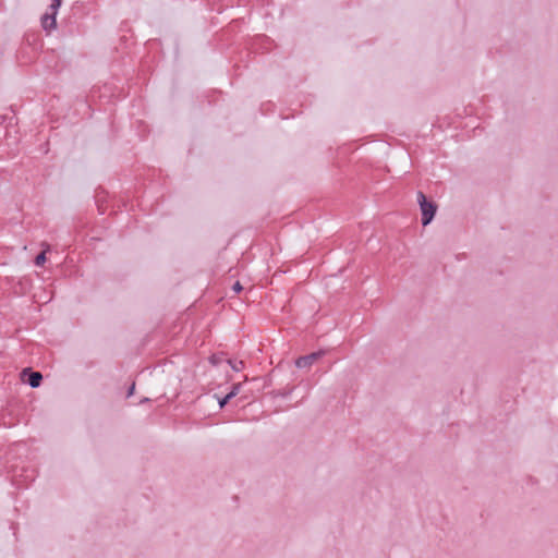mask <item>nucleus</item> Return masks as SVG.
I'll list each match as a JSON object with an SVG mask.
<instances>
[{
	"mask_svg": "<svg viewBox=\"0 0 558 558\" xmlns=\"http://www.w3.org/2000/svg\"><path fill=\"white\" fill-rule=\"evenodd\" d=\"M417 201L422 211V225L427 226L434 219L437 206L435 203L427 201L423 192L417 193Z\"/></svg>",
	"mask_w": 558,
	"mask_h": 558,
	"instance_id": "f257e3e1",
	"label": "nucleus"
},
{
	"mask_svg": "<svg viewBox=\"0 0 558 558\" xmlns=\"http://www.w3.org/2000/svg\"><path fill=\"white\" fill-rule=\"evenodd\" d=\"M56 15H57V12H54V11H51L50 13H46L43 15L41 25L45 31L50 32L51 29L56 28V26H57Z\"/></svg>",
	"mask_w": 558,
	"mask_h": 558,
	"instance_id": "20e7f679",
	"label": "nucleus"
},
{
	"mask_svg": "<svg viewBox=\"0 0 558 558\" xmlns=\"http://www.w3.org/2000/svg\"><path fill=\"white\" fill-rule=\"evenodd\" d=\"M325 354L324 351H317V352H313V353H310L307 355H304V356H300L296 361H295V365L296 367L299 368H305V367H310L312 364H314L318 359H320L323 355Z\"/></svg>",
	"mask_w": 558,
	"mask_h": 558,
	"instance_id": "f03ea898",
	"label": "nucleus"
},
{
	"mask_svg": "<svg viewBox=\"0 0 558 558\" xmlns=\"http://www.w3.org/2000/svg\"><path fill=\"white\" fill-rule=\"evenodd\" d=\"M61 2H62V0H52V2L50 4V10L58 12V9L60 8Z\"/></svg>",
	"mask_w": 558,
	"mask_h": 558,
	"instance_id": "0eeeda50",
	"label": "nucleus"
},
{
	"mask_svg": "<svg viewBox=\"0 0 558 558\" xmlns=\"http://www.w3.org/2000/svg\"><path fill=\"white\" fill-rule=\"evenodd\" d=\"M232 290L235 292V293H239L243 290V287L241 286V283L239 281H236L233 286H232Z\"/></svg>",
	"mask_w": 558,
	"mask_h": 558,
	"instance_id": "6e6552de",
	"label": "nucleus"
},
{
	"mask_svg": "<svg viewBox=\"0 0 558 558\" xmlns=\"http://www.w3.org/2000/svg\"><path fill=\"white\" fill-rule=\"evenodd\" d=\"M147 401H148V398H144V399L141 401V403H142V402H147Z\"/></svg>",
	"mask_w": 558,
	"mask_h": 558,
	"instance_id": "ddd939ff",
	"label": "nucleus"
},
{
	"mask_svg": "<svg viewBox=\"0 0 558 558\" xmlns=\"http://www.w3.org/2000/svg\"><path fill=\"white\" fill-rule=\"evenodd\" d=\"M210 361H211V363H213V364H217V363H218V360L216 359V356H215V355H213V356L210 357Z\"/></svg>",
	"mask_w": 558,
	"mask_h": 558,
	"instance_id": "f8f14e48",
	"label": "nucleus"
},
{
	"mask_svg": "<svg viewBox=\"0 0 558 558\" xmlns=\"http://www.w3.org/2000/svg\"><path fill=\"white\" fill-rule=\"evenodd\" d=\"M234 397V392H229L227 396H225L221 400H219L220 408H223L230 399Z\"/></svg>",
	"mask_w": 558,
	"mask_h": 558,
	"instance_id": "423d86ee",
	"label": "nucleus"
},
{
	"mask_svg": "<svg viewBox=\"0 0 558 558\" xmlns=\"http://www.w3.org/2000/svg\"><path fill=\"white\" fill-rule=\"evenodd\" d=\"M46 262V252L39 253L35 258V265L36 266H43Z\"/></svg>",
	"mask_w": 558,
	"mask_h": 558,
	"instance_id": "39448f33",
	"label": "nucleus"
},
{
	"mask_svg": "<svg viewBox=\"0 0 558 558\" xmlns=\"http://www.w3.org/2000/svg\"><path fill=\"white\" fill-rule=\"evenodd\" d=\"M134 390H135V384L133 383L128 390L126 397L128 398L131 397L134 393Z\"/></svg>",
	"mask_w": 558,
	"mask_h": 558,
	"instance_id": "9b49d317",
	"label": "nucleus"
},
{
	"mask_svg": "<svg viewBox=\"0 0 558 558\" xmlns=\"http://www.w3.org/2000/svg\"><path fill=\"white\" fill-rule=\"evenodd\" d=\"M229 363L231 364V366H232V368H233L234 371H240V366H243V362H242V361H240V362H235V363H233V364L231 363V361H229Z\"/></svg>",
	"mask_w": 558,
	"mask_h": 558,
	"instance_id": "1a4fd4ad",
	"label": "nucleus"
},
{
	"mask_svg": "<svg viewBox=\"0 0 558 558\" xmlns=\"http://www.w3.org/2000/svg\"><path fill=\"white\" fill-rule=\"evenodd\" d=\"M27 376V384L32 387V388H37L40 386L41 384V380H43V375L40 372H34L32 371L31 368H24L22 371V377L23 379Z\"/></svg>",
	"mask_w": 558,
	"mask_h": 558,
	"instance_id": "7ed1b4c3",
	"label": "nucleus"
},
{
	"mask_svg": "<svg viewBox=\"0 0 558 558\" xmlns=\"http://www.w3.org/2000/svg\"><path fill=\"white\" fill-rule=\"evenodd\" d=\"M240 388H241V384H235V385H233L230 392H234V397H235L239 393Z\"/></svg>",
	"mask_w": 558,
	"mask_h": 558,
	"instance_id": "9d476101",
	"label": "nucleus"
}]
</instances>
